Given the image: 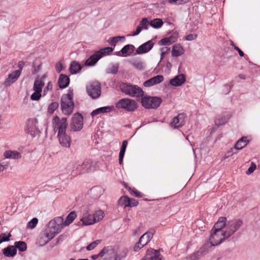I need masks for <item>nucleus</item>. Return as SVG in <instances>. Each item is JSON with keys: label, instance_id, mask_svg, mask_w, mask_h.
<instances>
[{"label": "nucleus", "instance_id": "obj_10", "mask_svg": "<svg viewBox=\"0 0 260 260\" xmlns=\"http://www.w3.org/2000/svg\"><path fill=\"white\" fill-rule=\"evenodd\" d=\"M117 108H123L128 111H133L137 109L136 102L132 99L124 98L119 101L116 104Z\"/></svg>", "mask_w": 260, "mask_h": 260}, {"label": "nucleus", "instance_id": "obj_1", "mask_svg": "<svg viewBox=\"0 0 260 260\" xmlns=\"http://www.w3.org/2000/svg\"><path fill=\"white\" fill-rule=\"evenodd\" d=\"M63 218L60 217L55 218L49 221L48 226L44 231V235L47 240L45 243L48 242L57 235L63 229Z\"/></svg>", "mask_w": 260, "mask_h": 260}, {"label": "nucleus", "instance_id": "obj_6", "mask_svg": "<svg viewBox=\"0 0 260 260\" xmlns=\"http://www.w3.org/2000/svg\"><path fill=\"white\" fill-rule=\"evenodd\" d=\"M161 102V99L157 96H144L141 99L142 106L147 109H156Z\"/></svg>", "mask_w": 260, "mask_h": 260}, {"label": "nucleus", "instance_id": "obj_28", "mask_svg": "<svg viewBox=\"0 0 260 260\" xmlns=\"http://www.w3.org/2000/svg\"><path fill=\"white\" fill-rule=\"evenodd\" d=\"M4 156L6 158L17 159L21 157L19 152L16 151L7 150L4 153Z\"/></svg>", "mask_w": 260, "mask_h": 260}, {"label": "nucleus", "instance_id": "obj_44", "mask_svg": "<svg viewBox=\"0 0 260 260\" xmlns=\"http://www.w3.org/2000/svg\"><path fill=\"white\" fill-rule=\"evenodd\" d=\"M59 107V104L57 102H53L51 103L48 108V112L52 114Z\"/></svg>", "mask_w": 260, "mask_h": 260}, {"label": "nucleus", "instance_id": "obj_29", "mask_svg": "<svg viewBox=\"0 0 260 260\" xmlns=\"http://www.w3.org/2000/svg\"><path fill=\"white\" fill-rule=\"evenodd\" d=\"M130 63L138 70H143L145 69V64L140 59H134L129 61Z\"/></svg>", "mask_w": 260, "mask_h": 260}, {"label": "nucleus", "instance_id": "obj_21", "mask_svg": "<svg viewBox=\"0 0 260 260\" xmlns=\"http://www.w3.org/2000/svg\"><path fill=\"white\" fill-rule=\"evenodd\" d=\"M102 57H101V54H99L98 53V52L96 51L95 52V53H94L93 54L91 55L86 60L85 64L86 66H90V67L93 66Z\"/></svg>", "mask_w": 260, "mask_h": 260}, {"label": "nucleus", "instance_id": "obj_20", "mask_svg": "<svg viewBox=\"0 0 260 260\" xmlns=\"http://www.w3.org/2000/svg\"><path fill=\"white\" fill-rule=\"evenodd\" d=\"M185 76L184 74H181L170 81V83L173 86H179L182 85L185 82Z\"/></svg>", "mask_w": 260, "mask_h": 260}, {"label": "nucleus", "instance_id": "obj_24", "mask_svg": "<svg viewBox=\"0 0 260 260\" xmlns=\"http://www.w3.org/2000/svg\"><path fill=\"white\" fill-rule=\"evenodd\" d=\"M80 220L82 221V224L83 225H91L96 222L93 214H88L87 216L84 215V216Z\"/></svg>", "mask_w": 260, "mask_h": 260}, {"label": "nucleus", "instance_id": "obj_57", "mask_svg": "<svg viewBox=\"0 0 260 260\" xmlns=\"http://www.w3.org/2000/svg\"><path fill=\"white\" fill-rule=\"evenodd\" d=\"M142 30V29L138 25L136 28V30L133 34L132 35L133 36H137L139 35L141 31Z\"/></svg>", "mask_w": 260, "mask_h": 260}, {"label": "nucleus", "instance_id": "obj_41", "mask_svg": "<svg viewBox=\"0 0 260 260\" xmlns=\"http://www.w3.org/2000/svg\"><path fill=\"white\" fill-rule=\"evenodd\" d=\"M128 197L127 196L121 197L118 201V205L119 206L126 208L127 207Z\"/></svg>", "mask_w": 260, "mask_h": 260}, {"label": "nucleus", "instance_id": "obj_5", "mask_svg": "<svg viewBox=\"0 0 260 260\" xmlns=\"http://www.w3.org/2000/svg\"><path fill=\"white\" fill-rule=\"evenodd\" d=\"M88 95L93 99L99 98L101 94V86L99 82L95 81L89 83L86 86Z\"/></svg>", "mask_w": 260, "mask_h": 260}, {"label": "nucleus", "instance_id": "obj_58", "mask_svg": "<svg viewBox=\"0 0 260 260\" xmlns=\"http://www.w3.org/2000/svg\"><path fill=\"white\" fill-rule=\"evenodd\" d=\"M62 70V66L61 63L58 62L56 65V71L57 73H60Z\"/></svg>", "mask_w": 260, "mask_h": 260}, {"label": "nucleus", "instance_id": "obj_11", "mask_svg": "<svg viewBox=\"0 0 260 260\" xmlns=\"http://www.w3.org/2000/svg\"><path fill=\"white\" fill-rule=\"evenodd\" d=\"M83 125V117L79 113H76L72 118L71 128L74 132L80 131Z\"/></svg>", "mask_w": 260, "mask_h": 260}, {"label": "nucleus", "instance_id": "obj_52", "mask_svg": "<svg viewBox=\"0 0 260 260\" xmlns=\"http://www.w3.org/2000/svg\"><path fill=\"white\" fill-rule=\"evenodd\" d=\"M138 202L134 199H129L128 198L127 207H135L137 206Z\"/></svg>", "mask_w": 260, "mask_h": 260}, {"label": "nucleus", "instance_id": "obj_60", "mask_svg": "<svg viewBox=\"0 0 260 260\" xmlns=\"http://www.w3.org/2000/svg\"><path fill=\"white\" fill-rule=\"evenodd\" d=\"M234 48L235 50L238 51L240 56H243L244 55V52L239 47L236 46H234Z\"/></svg>", "mask_w": 260, "mask_h": 260}, {"label": "nucleus", "instance_id": "obj_48", "mask_svg": "<svg viewBox=\"0 0 260 260\" xmlns=\"http://www.w3.org/2000/svg\"><path fill=\"white\" fill-rule=\"evenodd\" d=\"M95 217L96 222L101 220L104 217V212L102 210H98L93 214Z\"/></svg>", "mask_w": 260, "mask_h": 260}, {"label": "nucleus", "instance_id": "obj_34", "mask_svg": "<svg viewBox=\"0 0 260 260\" xmlns=\"http://www.w3.org/2000/svg\"><path fill=\"white\" fill-rule=\"evenodd\" d=\"M203 250H198L193 253L187 256L185 259L186 260H198L203 256Z\"/></svg>", "mask_w": 260, "mask_h": 260}, {"label": "nucleus", "instance_id": "obj_53", "mask_svg": "<svg viewBox=\"0 0 260 260\" xmlns=\"http://www.w3.org/2000/svg\"><path fill=\"white\" fill-rule=\"evenodd\" d=\"M256 169V165L254 162H251L250 167L246 171V174L249 175L252 173Z\"/></svg>", "mask_w": 260, "mask_h": 260}, {"label": "nucleus", "instance_id": "obj_18", "mask_svg": "<svg viewBox=\"0 0 260 260\" xmlns=\"http://www.w3.org/2000/svg\"><path fill=\"white\" fill-rule=\"evenodd\" d=\"M20 75V70H16L10 74L4 82L6 86H9L14 83Z\"/></svg>", "mask_w": 260, "mask_h": 260}, {"label": "nucleus", "instance_id": "obj_3", "mask_svg": "<svg viewBox=\"0 0 260 260\" xmlns=\"http://www.w3.org/2000/svg\"><path fill=\"white\" fill-rule=\"evenodd\" d=\"M120 88L122 92L131 96L140 97L144 93L141 87L129 83H122L120 85Z\"/></svg>", "mask_w": 260, "mask_h": 260}, {"label": "nucleus", "instance_id": "obj_43", "mask_svg": "<svg viewBox=\"0 0 260 260\" xmlns=\"http://www.w3.org/2000/svg\"><path fill=\"white\" fill-rule=\"evenodd\" d=\"M11 234L9 233H4L0 234V244L4 242H7L10 240Z\"/></svg>", "mask_w": 260, "mask_h": 260}, {"label": "nucleus", "instance_id": "obj_19", "mask_svg": "<svg viewBox=\"0 0 260 260\" xmlns=\"http://www.w3.org/2000/svg\"><path fill=\"white\" fill-rule=\"evenodd\" d=\"M164 79L163 76L157 75L145 81L143 85L145 87H151L160 83L164 80Z\"/></svg>", "mask_w": 260, "mask_h": 260}, {"label": "nucleus", "instance_id": "obj_56", "mask_svg": "<svg viewBox=\"0 0 260 260\" xmlns=\"http://www.w3.org/2000/svg\"><path fill=\"white\" fill-rule=\"evenodd\" d=\"M116 256V252L114 250V254H108L107 256L105 257V260H109L113 259L114 257H115Z\"/></svg>", "mask_w": 260, "mask_h": 260}, {"label": "nucleus", "instance_id": "obj_55", "mask_svg": "<svg viewBox=\"0 0 260 260\" xmlns=\"http://www.w3.org/2000/svg\"><path fill=\"white\" fill-rule=\"evenodd\" d=\"M127 144H128L127 141V140H124L122 142V145L121 146L120 151H122V152H125L126 148V147L127 146Z\"/></svg>", "mask_w": 260, "mask_h": 260}, {"label": "nucleus", "instance_id": "obj_38", "mask_svg": "<svg viewBox=\"0 0 260 260\" xmlns=\"http://www.w3.org/2000/svg\"><path fill=\"white\" fill-rule=\"evenodd\" d=\"M163 23L164 22L161 19L157 18L151 21L150 25L154 28H158L163 25Z\"/></svg>", "mask_w": 260, "mask_h": 260}, {"label": "nucleus", "instance_id": "obj_51", "mask_svg": "<svg viewBox=\"0 0 260 260\" xmlns=\"http://www.w3.org/2000/svg\"><path fill=\"white\" fill-rule=\"evenodd\" d=\"M38 219L37 218H34L28 222L27 227H29L31 229H33L36 226L37 224L38 223Z\"/></svg>", "mask_w": 260, "mask_h": 260}, {"label": "nucleus", "instance_id": "obj_14", "mask_svg": "<svg viewBox=\"0 0 260 260\" xmlns=\"http://www.w3.org/2000/svg\"><path fill=\"white\" fill-rule=\"evenodd\" d=\"M38 123V120L36 118L31 119L28 120V133H29L32 137L40 133V131L37 124Z\"/></svg>", "mask_w": 260, "mask_h": 260}, {"label": "nucleus", "instance_id": "obj_42", "mask_svg": "<svg viewBox=\"0 0 260 260\" xmlns=\"http://www.w3.org/2000/svg\"><path fill=\"white\" fill-rule=\"evenodd\" d=\"M105 254H107V255L108 254H114V249L104 247L100 251L98 254L99 257H103Z\"/></svg>", "mask_w": 260, "mask_h": 260}, {"label": "nucleus", "instance_id": "obj_59", "mask_svg": "<svg viewBox=\"0 0 260 260\" xmlns=\"http://www.w3.org/2000/svg\"><path fill=\"white\" fill-rule=\"evenodd\" d=\"M52 84L50 82H49L48 84H47V86H46V87L45 88V89H44V93H46L49 90H51L52 89Z\"/></svg>", "mask_w": 260, "mask_h": 260}, {"label": "nucleus", "instance_id": "obj_30", "mask_svg": "<svg viewBox=\"0 0 260 260\" xmlns=\"http://www.w3.org/2000/svg\"><path fill=\"white\" fill-rule=\"evenodd\" d=\"M113 108V106H106L98 108L93 110L91 115L92 117L101 113H108L110 112Z\"/></svg>", "mask_w": 260, "mask_h": 260}, {"label": "nucleus", "instance_id": "obj_63", "mask_svg": "<svg viewBox=\"0 0 260 260\" xmlns=\"http://www.w3.org/2000/svg\"><path fill=\"white\" fill-rule=\"evenodd\" d=\"M134 193L135 196L137 197H142V193L139 191H138L137 190L134 191Z\"/></svg>", "mask_w": 260, "mask_h": 260}, {"label": "nucleus", "instance_id": "obj_25", "mask_svg": "<svg viewBox=\"0 0 260 260\" xmlns=\"http://www.w3.org/2000/svg\"><path fill=\"white\" fill-rule=\"evenodd\" d=\"M3 254L7 257H14L17 253V249L14 246L10 245L3 249Z\"/></svg>", "mask_w": 260, "mask_h": 260}, {"label": "nucleus", "instance_id": "obj_35", "mask_svg": "<svg viewBox=\"0 0 260 260\" xmlns=\"http://www.w3.org/2000/svg\"><path fill=\"white\" fill-rule=\"evenodd\" d=\"M81 69V65L76 61H72L70 67V71L71 74L77 73Z\"/></svg>", "mask_w": 260, "mask_h": 260}, {"label": "nucleus", "instance_id": "obj_13", "mask_svg": "<svg viewBox=\"0 0 260 260\" xmlns=\"http://www.w3.org/2000/svg\"><path fill=\"white\" fill-rule=\"evenodd\" d=\"M57 138L59 144L63 147L70 148L71 146V137L68 136L66 132L57 134Z\"/></svg>", "mask_w": 260, "mask_h": 260}, {"label": "nucleus", "instance_id": "obj_9", "mask_svg": "<svg viewBox=\"0 0 260 260\" xmlns=\"http://www.w3.org/2000/svg\"><path fill=\"white\" fill-rule=\"evenodd\" d=\"M228 238L224 236V231L211 230L209 238L211 246H215L220 244L225 239Z\"/></svg>", "mask_w": 260, "mask_h": 260}, {"label": "nucleus", "instance_id": "obj_45", "mask_svg": "<svg viewBox=\"0 0 260 260\" xmlns=\"http://www.w3.org/2000/svg\"><path fill=\"white\" fill-rule=\"evenodd\" d=\"M113 49L112 48L108 47H106L105 48L102 49L98 51V52L99 54H101V57H103L104 56H105V55L108 54V53L109 52L113 51Z\"/></svg>", "mask_w": 260, "mask_h": 260}, {"label": "nucleus", "instance_id": "obj_37", "mask_svg": "<svg viewBox=\"0 0 260 260\" xmlns=\"http://www.w3.org/2000/svg\"><path fill=\"white\" fill-rule=\"evenodd\" d=\"M14 246L16 249L17 248L19 251L21 252L25 251L27 249L26 244L25 242L23 241L15 242Z\"/></svg>", "mask_w": 260, "mask_h": 260}, {"label": "nucleus", "instance_id": "obj_22", "mask_svg": "<svg viewBox=\"0 0 260 260\" xmlns=\"http://www.w3.org/2000/svg\"><path fill=\"white\" fill-rule=\"evenodd\" d=\"M178 34H173L168 38L161 39L158 44L160 45H170L177 41Z\"/></svg>", "mask_w": 260, "mask_h": 260}, {"label": "nucleus", "instance_id": "obj_62", "mask_svg": "<svg viewBox=\"0 0 260 260\" xmlns=\"http://www.w3.org/2000/svg\"><path fill=\"white\" fill-rule=\"evenodd\" d=\"M234 149H235L234 148H231V150L230 151H229L227 153H226V156H225V157H228L231 155H232L234 153V152H233V150Z\"/></svg>", "mask_w": 260, "mask_h": 260}, {"label": "nucleus", "instance_id": "obj_39", "mask_svg": "<svg viewBox=\"0 0 260 260\" xmlns=\"http://www.w3.org/2000/svg\"><path fill=\"white\" fill-rule=\"evenodd\" d=\"M118 63L112 64L110 67L107 68L106 72L108 74H115L118 72Z\"/></svg>", "mask_w": 260, "mask_h": 260}, {"label": "nucleus", "instance_id": "obj_36", "mask_svg": "<svg viewBox=\"0 0 260 260\" xmlns=\"http://www.w3.org/2000/svg\"><path fill=\"white\" fill-rule=\"evenodd\" d=\"M77 215L75 211L71 212L67 217L66 220L63 221V226H68L71 224L76 217Z\"/></svg>", "mask_w": 260, "mask_h": 260}, {"label": "nucleus", "instance_id": "obj_47", "mask_svg": "<svg viewBox=\"0 0 260 260\" xmlns=\"http://www.w3.org/2000/svg\"><path fill=\"white\" fill-rule=\"evenodd\" d=\"M101 242V240H97L89 244L86 247V249L88 251H90L95 248Z\"/></svg>", "mask_w": 260, "mask_h": 260}, {"label": "nucleus", "instance_id": "obj_32", "mask_svg": "<svg viewBox=\"0 0 260 260\" xmlns=\"http://www.w3.org/2000/svg\"><path fill=\"white\" fill-rule=\"evenodd\" d=\"M184 53V49L180 44L175 45L173 46L172 50L173 56L178 57L182 55Z\"/></svg>", "mask_w": 260, "mask_h": 260}, {"label": "nucleus", "instance_id": "obj_4", "mask_svg": "<svg viewBox=\"0 0 260 260\" xmlns=\"http://www.w3.org/2000/svg\"><path fill=\"white\" fill-rule=\"evenodd\" d=\"M243 221L240 219H234L228 221L224 231V236L230 237L242 225Z\"/></svg>", "mask_w": 260, "mask_h": 260}, {"label": "nucleus", "instance_id": "obj_46", "mask_svg": "<svg viewBox=\"0 0 260 260\" xmlns=\"http://www.w3.org/2000/svg\"><path fill=\"white\" fill-rule=\"evenodd\" d=\"M150 22L146 18H144L140 21L139 26L143 29H147Z\"/></svg>", "mask_w": 260, "mask_h": 260}, {"label": "nucleus", "instance_id": "obj_23", "mask_svg": "<svg viewBox=\"0 0 260 260\" xmlns=\"http://www.w3.org/2000/svg\"><path fill=\"white\" fill-rule=\"evenodd\" d=\"M226 218L225 217H220L219 218L217 222L214 224L212 230L223 231L222 229L226 226Z\"/></svg>", "mask_w": 260, "mask_h": 260}, {"label": "nucleus", "instance_id": "obj_17", "mask_svg": "<svg viewBox=\"0 0 260 260\" xmlns=\"http://www.w3.org/2000/svg\"><path fill=\"white\" fill-rule=\"evenodd\" d=\"M153 45L154 43L152 40L148 41L140 46L134 54H140L148 52L152 48Z\"/></svg>", "mask_w": 260, "mask_h": 260}, {"label": "nucleus", "instance_id": "obj_15", "mask_svg": "<svg viewBox=\"0 0 260 260\" xmlns=\"http://www.w3.org/2000/svg\"><path fill=\"white\" fill-rule=\"evenodd\" d=\"M161 257L159 251L149 249L147 250L143 260H161Z\"/></svg>", "mask_w": 260, "mask_h": 260}, {"label": "nucleus", "instance_id": "obj_49", "mask_svg": "<svg viewBox=\"0 0 260 260\" xmlns=\"http://www.w3.org/2000/svg\"><path fill=\"white\" fill-rule=\"evenodd\" d=\"M226 121L227 120L225 117H218L215 119V122L216 125L220 126L224 124Z\"/></svg>", "mask_w": 260, "mask_h": 260}, {"label": "nucleus", "instance_id": "obj_33", "mask_svg": "<svg viewBox=\"0 0 260 260\" xmlns=\"http://www.w3.org/2000/svg\"><path fill=\"white\" fill-rule=\"evenodd\" d=\"M248 143V141L247 140V138L243 137L237 141L235 145L234 148L236 150H241L245 147Z\"/></svg>", "mask_w": 260, "mask_h": 260}, {"label": "nucleus", "instance_id": "obj_2", "mask_svg": "<svg viewBox=\"0 0 260 260\" xmlns=\"http://www.w3.org/2000/svg\"><path fill=\"white\" fill-rule=\"evenodd\" d=\"M60 107L64 115H69L72 114L74 108L73 90L69 89L68 93L62 95L60 99Z\"/></svg>", "mask_w": 260, "mask_h": 260}, {"label": "nucleus", "instance_id": "obj_31", "mask_svg": "<svg viewBox=\"0 0 260 260\" xmlns=\"http://www.w3.org/2000/svg\"><path fill=\"white\" fill-rule=\"evenodd\" d=\"M135 48V46L133 45L127 44L121 49L120 52L122 55L126 54L125 55V56H130L133 54Z\"/></svg>", "mask_w": 260, "mask_h": 260}, {"label": "nucleus", "instance_id": "obj_64", "mask_svg": "<svg viewBox=\"0 0 260 260\" xmlns=\"http://www.w3.org/2000/svg\"><path fill=\"white\" fill-rule=\"evenodd\" d=\"M170 50V48H168L167 47H162L161 48V52H164L166 53L167 52Z\"/></svg>", "mask_w": 260, "mask_h": 260}, {"label": "nucleus", "instance_id": "obj_26", "mask_svg": "<svg viewBox=\"0 0 260 260\" xmlns=\"http://www.w3.org/2000/svg\"><path fill=\"white\" fill-rule=\"evenodd\" d=\"M45 78V75H43L40 79L35 80L33 86L34 91H42V88L44 85L43 79Z\"/></svg>", "mask_w": 260, "mask_h": 260}, {"label": "nucleus", "instance_id": "obj_61", "mask_svg": "<svg viewBox=\"0 0 260 260\" xmlns=\"http://www.w3.org/2000/svg\"><path fill=\"white\" fill-rule=\"evenodd\" d=\"M91 191H92V192H98L99 191L100 193H101V192L102 191V189L100 187H93L91 189Z\"/></svg>", "mask_w": 260, "mask_h": 260}, {"label": "nucleus", "instance_id": "obj_50", "mask_svg": "<svg viewBox=\"0 0 260 260\" xmlns=\"http://www.w3.org/2000/svg\"><path fill=\"white\" fill-rule=\"evenodd\" d=\"M41 97V92L35 91L31 95L30 99L32 101H38Z\"/></svg>", "mask_w": 260, "mask_h": 260}, {"label": "nucleus", "instance_id": "obj_27", "mask_svg": "<svg viewBox=\"0 0 260 260\" xmlns=\"http://www.w3.org/2000/svg\"><path fill=\"white\" fill-rule=\"evenodd\" d=\"M70 79L69 77L65 75L61 74L59 77L58 84L60 88H64L67 87L69 84Z\"/></svg>", "mask_w": 260, "mask_h": 260}, {"label": "nucleus", "instance_id": "obj_40", "mask_svg": "<svg viewBox=\"0 0 260 260\" xmlns=\"http://www.w3.org/2000/svg\"><path fill=\"white\" fill-rule=\"evenodd\" d=\"M125 37L124 36H117L110 38L108 42L111 45L115 46L117 42L119 41H124Z\"/></svg>", "mask_w": 260, "mask_h": 260}, {"label": "nucleus", "instance_id": "obj_54", "mask_svg": "<svg viewBox=\"0 0 260 260\" xmlns=\"http://www.w3.org/2000/svg\"><path fill=\"white\" fill-rule=\"evenodd\" d=\"M198 37L197 34H189L185 37V40L187 41H192L195 40Z\"/></svg>", "mask_w": 260, "mask_h": 260}, {"label": "nucleus", "instance_id": "obj_12", "mask_svg": "<svg viewBox=\"0 0 260 260\" xmlns=\"http://www.w3.org/2000/svg\"><path fill=\"white\" fill-rule=\"evenodd\" d=\"M92 162L90 160H85L83 162H77L74 165L73 168L79 173L88 172L91 168Z\"/></svg>", "mask_w": 260, "mask_h": 260}, {"label": "nucleus", "instance_id": "obj_7", "mask_svg": "<svg viewBox=\"0 0 260 260\" xmlns=\"http://www.w3.org/2000/svg\"><path fill=\"white\" fill-rule=\"evenodd\" d=\"M154 230H150L144 234L139 239L134 247V250L136 252L138 251L144 246L146 245L153 238Z\"/></svg>", "mask_w": 260, "mask_h": 260}, {"label": "nucleus", "instance_id": "obj_8", "mask_svg": "<svg viewBox=\"0 0 260 260\" xmlns=\"http://www.w3.org/2000/svg\"><path fill=\"white\" fill-rule=\"evenodd\" d=\"M52 124L54 131H58V134L66 133L68 126L67 119L66 118L60 119L56 116L52 120Z\"/></svg>", "mask_w": 260, "mask_h": 260}, {"label": "nucleus", "instance_id": "obj_16", "mask_svg": "<svg viewBox=\"0 0 260 260\" xmlns=\"http://www.w3.org/2000/svg\"><path fill=\"white\" fill-rule=\"evenodd\" d=\"M186 115L184 113H180L176 117L173 118L171 123L172 127L175 128L182 127L185 123Z\"/></svg>", "mask_w": 260, "mask_h": 260}]
</instances>
